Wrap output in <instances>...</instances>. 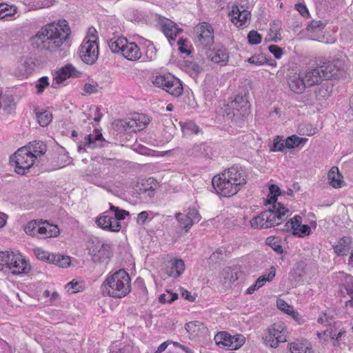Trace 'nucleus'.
I'll use <instances>...</instances> for the list:
<instances>
[{"mask_svg":"<svg viewBox=\"0 0 353 353\" xmlns=\"http://www.w3.org/2000/svg\"><path fill=\"white\" fill-rule=\"evenodd\" d=\"M152 83L172 96L179 97L183 93V86L179 79L170 74H159L154 77Z\"/></svg>","mask_w":353,"mask_h":353,"instance_id":"7","label":"nucleus"},{"mask_svg":"<svg viewBox=\"0 0 353 353\" xmlns=\"http://www.w3.org/2000/svg\"><path fill=\"white\" fill-rule=\"evenodd\" d=\"M81 60L87 64H93L99 56V46L96 40H84L79 50Z\"/></svg>","mask_w":353,"mask_h":353,"instance_id":"11","label":"nucleus"},{"mask_svg":"<svg viewBox=\"0 0 353 353\" xmlns=\"http://www.w3.org/2000/svg\"><path fill=\"white\" fill-rule=\"evenodd\" d=\"M276 269L274 267L272 266L270 269V272L268 274H263L259 276L256 281V283L257 286L260 288L265 284L267 281H272V279L275 277Z\"/></svg>","mask_w":353,"mask_h":353,"instance_id":"42","label":"nucleus"},{"mask_svg":"<svg viewBox=\"0 0 353 353\" xmlns=\"http://www.w3.org/2000/svg\"><path fill=\"white\" fill-rule=\"evenodd\" d=\"M185 216L192 221V224H194L195 222H199L201 219L198 210L195 208H189L188 212Z\"/></svg>","mask_w":353,"mask_h":353,"instance_id":"54","label":"nucleus"},{"mask_svg":"<svg viewBox=\"0 0 353 353\" xmlns=\"http://www.w3.org/2000/svg\"><path fill=\"white\" fill-rule=\"evenodd\" d=\"M30 270L28 261L19 252H11L8 272L12 274H26Z\"/></svg>","mask_w":353,"mask_h":353,"instance_id":"14","label":"nucleus"},{"mask_svg":"<svg viewBox=\"0 0 353 353\" xmlns=\"http://www.w3.org/2000/svg\"><path fill=\"white\" fill-rule=\"evenodd\" d=\"M214 341L221 347H228L231 350L241 347L245 341V338L242 334L231 335L227 332H218L214 336Z\"/></svg>","mask_w":353,"mask_h":353,"instance_id":"9","label":"nucleus"},{"mask_svg":"<svg viewBox=\"0 0 353 353\" xmlns=\"http://www.w3.org/2000/svg\"><path fill=\"white\" fill-rule=\"evenodd\" d=\"M10 164L15 166V172L23 175L34 164V159L28 148H19L10 157Z\"/></svg>","mask_w":353,"mask_h":353,"instance_id":"5","label":"nucleus"},{"mask_svg":"<svg viewBox=\"0 0 353 353\" xmlns=\"http://www.w3.org/2000/svg\"><path fill=\"white\" fill-rule=\"evenodd\" d=\"M190 156L196 157H207L211 153L210 148L205 143H200L194 144L188 152Z\"/></svg>","mask_w":353,"mask_h":353,"instance_id":"26","label":"nucleus"},{"mask_svg":"<svg viewBox=\"0 0 353 353\" xmlns=\"http://www.w3.org/2000/svg\"><path fill=\"white\" fill-rule=\"evenodd\" d=\"M250 63L261 65L265 63V58L261 54H254L248 59Z\"/></svg>","mask_w":353,"mask_h":353,"instance_id":"56","label":"nucleus"},{"mask_svg":"<svg viewBox=\"0 0 353 353\" xmlns=\"http://www.w3.org/2000/svg\"><path fill=\"white\" fill-rule=\"evenodd\" d=\"M99 85L97 83L93 84L85 83L83 86V91L88 94L97 93L98 92Z\"/></svg>","mask_w":353,"mask_h":353,"instance_id":"58","label":"nucleus"},{"mask_svg":"<svg viewBox=\"0 0 353 353\" xmlns=\"http://www.w3.org/2000/svg\"><path fill=\"white\" fill-rule=\"evenodd\" d=\"M248 40L251 45L259 44L261 42V35L256 30H251L248 34Z\"/></svg>","mask_w":353,"mask_h":353,"instance_id":"52","label":"nucleus"},{"mask_svg":"<svg viewBox=\"0 0 353 353\" xmlns=\"http://www.w3.org/2000/svg\"><path fill=\"white\" fill-rule=\"evenodd\" d=\"M302 218L296 215L290 221L286 222L279 230L283 231H292V234L299 237H303L310 234V228L307 225H302Z\"/></svg>","mask_w":353,"mask_h":353,"instance_id":"15","label":"nucleus"},{"mask_svg":"<svg viewBox=\"0 0 353 353\" xmlns=\"http://www.w3.org/2000/svg\"><path fill=\"white\" fill-rule=\"evenodd\" d=\"M345 309L347 313H353V296H351L350 300L345 301Z\"/></svg>","mask_w":353,"mask_h":353,"instance_id":"64","label":"nucleus"},{"mask_svg":"<svg viewBox=\"0 0 353 353\" xmlns=\"http://www.w3.org/2000/svg\"><path fill=\"white\" fill-rule=\"evenodd\" d=\"M141 194L145 195V198L147 196L150 199L153 198L155 195V190L152 186L148 188L140 189Z\"/></svg>","mask_w":353,"mask_h":353,"instance_id":"61","label":"nucleus"},{"mask_svg":"<svg viewBox=\"0 0 353 353\" xmlns=\"http://www.w3.org/2000/svg\"><path fill=\"white\" fill-rule=\"evenodd\" d=\"M231 21L238 28H243L244 26L249 23L251 17V13L247 10H241L238 6H233L229 13Z\"/></svg>","mask_w":353,"mask_h":353,"instance_id":"17","label":"nucleus"},{"mask_svg":"<svg viewBox=\"0 0 353 353\" xmlns=\"http://www.w3.org/2000/svg\"><path fill=\"white\" fill-rule=\"evenodd\" d=\"M264 216L261 212L259 215L253 217L250 221L251 227L254 229L268 228V224L264 221Z\"/></svg>","mask_w":353,"mask_h":353,"instance_id":"41","label":"nucleus"},{"mask_svg":"<svg viewBox=\"0 0 353 353\" xmlns=\"http://www.w3.org/2000/svg\"><path fill=\"white\" fill-rule=\"evenodd\" d=\"M262 214L265 215L264 221L268 224V228L281 225L282 221L291 214L283 204L272 205L269 210L262 212Z\"/></svg>","mask_w":353,"mask_h":353,"instance_id":"8","label":"nucleus"},{"mask_svg":"<svg viewBox=\"0 0 353 353\" xmlns=\"http://www.w3.org/2000/svg\"><path fill=\"white\" fill-rule=\"evenodd\" d=\"M307 140V138L299 137L296 134H292L285 139V146L288 149H292L301 144H305Z\"/></svg>","mask_w":353,"mask_h":353,"instance_id":"36","label":"nucleus"},{"mask_svg":"<svg viewBox=\"0 0 353 353\" xmlns=\"http://www.w3.org/2000/svg\"><path fill=\"white\" fill-rule=\"evenodd\" d=\"M35 117L38 123L42 126L46 127L48 125L52 120V114L48 110H35Z\"/></svg>","mask_w":353,"mask_h":353,"instance_id":"34","label":"nucleus"},{"mask_svg":"<svg viewBox=\"0 0 353 353\" xmlns=\"http://www.w3.org/2000/svg\"><path fill=\"white\" fill-rule=\"evenodd\" d=\"M11 252H0V270L8 272Z\"/></svg>","mask_w":353,"mask_h":353,"instance_id":"43","label":"nucleus"},{"mask_svg":"<svg viewBox=\"0 0 353 353\" xmlns=\"http://www.w3.org/2000/svg\"><path fill=\"white\" fill-rule=\"evenodd\" d=\"M351 248L350 238L344 236L340 239L337 245L334 246V250L338 256H345L347 254Z\"/></svg>","mask_w":353,"mask_h":353,"instance_id":"31","label":"nucleus"},{"mask_svg":"<svg viewBox=\"0 0 353 353\" xmlns=\"http://www.w3.org/2000/svg\"><path fill=\"white\" fill-rule=\"evenodd\" d=\"M34 254L38 259L50 263H51L52 259H54V254H50L41 248H35L34 250Z\"/></svg>","mask_w":353,"mask_h":353,"instance_id":"45","label":"nucleus"},{"mask_svg":"<svg viewBox=\"0 0 353 353\" xmlns=\"http://www.w3.org/2000/svg\"><path fill=\"white\" fill-rule=\"evenodd\" d=\"M276 305L279 310L285 312L286 314L292 315L294 318H296V316H299V314L293 310V307L288 305L284 300L278 299L276 301Z\"/></svg>","mask_w":353,"mask_h":353,"instance_id":"47","label":"nucleus"},{"mask_svg":"<svg viewBox=\"0 0 353 353\" xmlns=\"http://www.w3.org/2000/svg\"><path fill=\"white\" fill-rule=\"evenodd\" d=\"M246 182L245 171L238 166L228 168L212 180L216 193L225 197L236 194Z\"/></svg>","mask_w":353,"mask_h":353,"instance_id":"2","label":"nucleus"},{"mask_svg":"<svg viewBox=\"0 0 353 353\" xmlns=\"http://www.w3.org/2000/svg\"><path fill=\"white\" fill-rule=\"evenodd\" d=\"M112 216L108 214H103L97 218L96 223L97 225L103 229L110 232H119L121 228V224L113 223Z\"/></svg>","mask_w":353,"mask_h":353,"instance_id":"24","label":"nucleus"},{"mask_svg":"<svg viewBox=\"0 0 353 353\" xmlns=\"http://www.w3.org/2000/svg\"><path fill=\"white\" fill-rule=\"evenodd\" d=\"M194 32L198 46L207 48L214 43V30L210 24L205 22L199 23L194 28Z\"/></svg>","mask_w":353,"mask_h":353,"instance_id":"10","label":"nucleus"},{"mask_svg":"<svg viewBox=\"0 0 353 353\" xmlns=\"http://www.w3.org/2000/svg\"><path fill=\"white\" fill-rule=\"evenodd\" d=\"M71 33L68 23L63 19L43 26L32 37V45L49 52H57L68 40Z\"/></svg>","mask_w":353,"mask_h":353,"instance_id":"1","label":"nucleus"},{"mask_svg":"<svg viewBox=\"0 0 353 353\" xmlns=\"http://www.w3.org/2000/svg\"><path fill=\"white\" fill-rule=\"evenodd\" d=\"M266 243L271 247V248L279 254L283 252L282 246L278 243L274 237H269L266 240Z\"/></svg>","mask_w":353,"mask_h":353,"instance_id":"53","label":"nucleus"},{"mask_svg":"<svg viewBox=\"0 0 353 353\" xmlns=\"http://www.w3.org/2000/svg\"><path fill=\"white\" fill-rule=\"evenodd\" d=\"M175 218L180 224L181 227L183 228L185 231H188L193 225L192 221L187 218L185 214L181 212L176 213Z\"/></svg>","mask_w":353,"mask_h":353,"instance_id":"46","label":"nucleus"},{"mask_svg":"<svg viewBox=\"0 0 353 353\" xmlns=\"http://www.w3.org/2000/svg\"><path fill=\"white\" fill-rule=\"evenodd\" d=\"M208 57L212 62L221 65H226L229 59L228 52L226 48L223 47L210 50L208 52Z\"/></svg>","mask_w":353,"mask_h":353,"instance_id":"22","label":"nucleus"},{"mask_svg":"<svg viewBox=\"0 0 353 353\" xmlns=\"http://www.w3.org/2000/svg\"><path fill=\"white\" fill-rule=\"evenodd\" d=\"M39 231L38 238L46 239L57 236L59 234V229L57 225L51 224L48 221H43L41 219L40 228L37 230Z\"/></svg>","mask_w":353,"mask_h":353,"instance_id":"23","label":"nucleus"},{"mask_svg":"<svg viewBox=\"0 0 353 353\" xmlns=\"http://www.w3.org/2000/svg\"><path fill=\"white\" fill-rule=\"evenodd\" d=\"M110 210L114 212V216L112 217V221L114 223L121 224L119 221L125 219V216L129 215V212L119 209L118 207L112 205H110Z\"/></svg>","mask_w":353,"mask_h":353,"instance_id":"40","label":"nucleus"},{"mask_svg":"<svg viewBox=\"0 0 353 353\" xmlns=\"http://www.w3.org/2000/svg\"><path fill=\"white\" fill-rule=\"evenodd\" d=\"M168 294H162L159 297L161 303H172L178 299V294L167 291Z\"/></svg>","mask_w":353,"mask_h":353,"instance_id":"49","label":"nucleus"},{"mask_svg":"<svg viewBox=\"0 0 353 353\" xmlns=\"http://www.w3.org/2000/svg\"><path fill=\"white\" fill-rule=\"evenodd\" d=\"M76 69L70 64H68L65 66L58 70L53 77L52 86L54 88H57V85L62 83L65 80L75 75Z\"/></svg>","mask_w":353,"mask_h":353,"instance_id":"20","label":"nucleus"},{"mask_svg":"<svg viewBox=\"0 0 353 353\" xmlns=\"http://www.w3.org/2000/svg\"><path fill=\"white\" fill-rule=\"evenodd\" d=\"M17 12V8L6 3H0V19L8 20Z\"/></svg>","mask_w":353,"mask_h":353,"instance_id":"37","label":"nucleus"},{"mask_svg":"<svg viewBox=\"0 0 353 353\" xmlns=\"http://www.w3.org/2000/svg\"><path fill=\"white\" fill-rule=\"evenodd\" d=\"M345 332V331H337L336 329L330 327L325 330L323 332H318L317 336L319 339H322L323 336H326L330 338L331 339L339 341Z\"/></svg>","mask_w":353,"mask_h":353,"instance_id":"38","label":"nucleus"},{"mask_svg":"<svg viewBox=\"0 0 353 353\" xmlns=\"http://www.w3.org/2000/svg\"><path fill=\"white\" fill-rule=\"evenodd\" d=\"M343 65V62L341 59H335L325 62L323 65L319 66L323 80L330 79L337 76L338 73L342 70Z\"/></svg>","mask_w":353,"mask_h":353,"instance_id":"16","label":"nucleus"},{"mask_svg":"<svg viewBox=\"0 0 353 353\" xmlns=\"http://www.w3.org/2000/svg\"><path fill=\"white\" fill-rule=\"evenodd\" d=\"M269 51L273 54L276 59H280L283 54V49L276 45H270L268 46Z\"/></svg>","mask_w":353,"mask_h":353,"instance_id":"57","label":"nucleus"},{"mask_svg":"<svg viewBox=\"0 0 353 353\" xmlns=\"http://www.w3.org/2000/svg\"><path fill=\"white\" fill-rule=\"evenodd\" d=\"M105 244L98 238H91L88 241V253L92 261L95 263H101L108 259V252Z\"/></svg>","mask_w":353,"mask_h":353,"instance_id":"12","label":"nucleus"},{"mask_svg":"<svg viewBox=\"0 0 353 353\" xmlns=\"http://www.w3.org/2000/svg\"><path fill=\"white\" fill-rule=\"evenodd\" d=\"M41 219L32 220L27 223L23 226V230L28 235L31 236H36L38 238L39 231L38 228H40Z\"/></svg>","mask_w":353,"mask_h":353,"instance_id":"35","label":"nucleus"},{"mask_svg":"<svg viewBox=\"0 0 353 353\" xmlns=\"http://www.w3.org/2000/svg\"><path fill=\"white\" fill-rule=\"evenodd\" d=\"M304 81L301 72L298 74L295 73L292 75H288L287 78L289 88L296 94H302L305 88L307 87Z\"/></svg>","mask_w":353,"mask_h":353,"instance_id":"19","label":"nucleus"},{"mask_svg":"<svg viewBox=\"0 0 353 353\" xmlns=\"http://www.w3.org/2000/svg\"><path fill=\"white\" fill-rule=\"evenodd\" d=\"M341 293L343 294H346L350 297L353 296V276L345 273H341Z\"/></svg>","mask_w":353,"mask_h":353,"instance_id":"30","label":"nucleus"},{"mask_svg":"<svg viewBox=\"0 0 353 353\" xmlns=\"http://www.w3.org/2000/svg\"><path fill=\"white\" fill-rule=\"evenodd\" d=\"M248 97L249 94L247 92H244L243 94H237L228 105L229 108L232 110V112H228V115L232 114L233 117L239 115L245 117L248 114L250 107Z\"/></svg>","mask_w":353,"mask_h":353,"instance_id":"13","label":"nucleus"},{"mask_svg":"<svg viewBox=\"0 0 353 353\" xmlns=\"http://www.w3.org/2000/svg\"><path fill=\"white\" fill-rule=\"evenodd\" d=\"M49 85L48 78L47 77H42L40 78L37 84V93L41 94L43 92L44 89Z\"/></svg>","mask_w":353,"mask_h":353,"instance_id":"55","label":"nucleus"},{"mask_svg":"<svg viewBox=\"0 0 353 353\" xmlns=\"http://www.w3.org/2000/svg\"><path fill=\"white\" fill-rule=\"evenodd\" d=\"M304 78V82L307 87L320 84L323 81V77L319 66L309 67L305 70L301 72Z\"/></svg>","mask_w":353,"mask_h":353,"instance_id":"18","label":"nucleus"},{"mask_svg":"<svg viewBox=\"0 0 353 353\" xmlns=\"http://www.w3.org/2000/svg\"><path fill=\"white\" fill-rule=\"evenodd\" d=\"M148 217V213L146 211L140 212L137 218V222L139 225H143Z\"/></svg>","mask_w":353,"mask_h":353,"instance_id":"63","label":"nucleus"},{"mask_svg":"<svg viewBox=\"0 0 353 353\" xmlns=\"http://www.w3.org/2000/svg\"><path fill=\"white\" fill-rule=\"evenodd\" d=\"M343 176L339 172L337 167H332L327 173V179L330 185L334 188H339L342 187L344 181Z\"/></svg>","mask_w":353,"mask_h":353,"instance_id":"27","label":"nucleus"},{"mask_svg":"<svg viewBox=\"0 0 353 353\" xmlns=\"http://www.w3.org/2000/svg\"><path fill=\"white\" fill-rule=\"evenodd\" d=\"M54 259H52L51 263L55 264L61 268H67L70 264V258L68 256L54 254Z\"/></svg>","mask_w":353,"mask_h":353,"instance_id":"44","label":"nucleus"},{"mask_svg":"<svg viewBox=\"0 0 353 353\" xmlns=\"http://www.w3.org/2000/svg\"><path fill=\"white\" fill-rule=\"evenodd\" d=\"M122 55L128 60L137 61L141 57L142 53L139 47L134 42H129L127 40L123 49Z\"/></svg>","mask_w":353,"mask_h":353,"instance_id":"25","label":"nucleus"},{"mask_svg":"<svg viewBox=\"0 0 353 353\" xmlns=\"http://www.w3.org/2000/svg\"><path fill=\"white\" fill-rule=\"evenodd\" d=\"M164 34L169 41L175 40L176 37V28L170 24H164L162 26Z\"/></svg>","mask_w":353,"mask_h":353,"instance_id":"48","label":"nucleus"},{"mask_svg":"<svg viewBox=\"0 0 353 353\" xmlns=\"http://www.w3.org/2000/svg\"><path fill=\"white\" fill-rule=\"evenodd\" d=\"M201 325V323L198 321H191L185 324V330L189 333H194L196 332V327H199Z\"/></svg>","mask_w":353,"mask_h":353,"instance_id":"59","label":"nucleus"},{"mask_svg":"<svg viewBox=\"0 0 353 353\" xmlns=\"http://www.w3.org/2000/svg\"><path fill=\"white\" fill-rule=\"evenodd\" d=\"M185 270V263L182 259H175L170 268H167L166 274L173 278L180 276Z\"/></svg>","mask_w":353,"mask_h":353,"instance_id":"29","label":"nucleus"},{"mask_svg":"<svg viewBox=\"0 0 353 353\" xmlns=\"http://www.w3.org/2000/svg\"><path fill=\"white\" fill-rule=\"evenodd\" d=\"M105 140L103 138V135L100 132H96L94 134H89L84 138V144H79L78 145V151L85 152V149L84 146H88L90 148H95L97 147H103V143Z\"/></svg>","mask_w":353,"mask_h":353,"instance_id":"21","label":"nucleus"},{"mask_svg":"<svg viewBox=\"0 0 353 353\" xmlns=\"http://www.w3.org/2000/svg\"><path fill=\"white\" fill-rule=\"evenodd\" d=\"M287 329L283 323L279 322L272 324L267 329L266 334L263 336V343L272 348H276L280 343L287 341Z\"/></svg>","mask_w":353,"mask_h":353,"instance_id":"6","label":"nucleus"},{"mask_svg":"<svg viewBox=\"0 0 353 353\" xmlns=\"http://www.w3.org/2000/svg\"><path fill=\"white\" fill-rule=\"evenodd\" d=\"M150 120L144 114L134 113L128 119L117 120L113 123L117 130L137 132L146 128Z\"/></svg>","mask_w":353,"mask_h":353,"instance_id":"4","label":"nucleus"},{"mask_svg":"<svg viewBox=\"0 0 353 353\" xmlns=\"http://www.w3.org/2000/svg\"><path fill=\"white\" fill-rule=\"evenodd\" d=\"M227 276L224 277L225 280L228 279L229 283H233L238 279L237 273L232 270L227 272Z\"/></svg>","mask_w":353,"mask_h":353,"instance_id":"62","label":"nucleus"},{"mask_svg":"<svg viewBox=\"0 0 353 353\" xmlns=\"http://www.w3.org/2000/svg\"><path fill=\"white\" fill-rule=\"evenodd\" d=\"M130 282L128 272L119 270L107 276L101 285L102 293L113 298H123L131 291Z\"/></svg>","mask_w":353,"mask_h":353,"instance_id":"3","label":"nucleus"},{"mask_svg":"<svg viewBox=\"0 0 353 353\" xmlns=\"http://www.w3.org/2000/svg\"><path fill=\"white\" fill-rule=\"evenodd\" d=\"M127 39L123 37H114L108 41V46L113 53H123V49L127 42Z\"/></svg>","mask_w":353,"mask_h":353,"instance_id":"32","label":"nucleus"},{"mask_svg":"<svg viewBox=\"0 0 353 353\" xmlns=\"http://www.w3.org/2000/svg\"><path fill=\"white\" fill-rule=\"evenodd\" d=\"M285 146V139L282 136H276L273 141V151L282 152Z\"/></svg>","mask_w":353,"mask_h":353,"instance_id":"50","label":"nucleus"},{"mask_svg":"<svg viewBox=\"0 0 353 353\" xmlns=\"http://www.w3.org/2000/svg\"><path fill=\"white\" fill-rule=\"evenodd\" d=\"M270 193L268 196L267 203L270 205L274 204H282L281 203L277 202V196L281 194L280 188L274 184H272L269 187Z\"/></svg>","mask_w":353,"mask_h":353,"instance_id":"39","label":"nucleus"},{"mask_svg":"<svg viewBox=\"0 0 353 353\" xmlns=\"http://www.w3.org/2000/svg\"><path fill=\"white\" fill-rule=\"evenodd\" d=\"M291 353H310L311 348L306 340H296L288 344Z\"/></svg>","mask_w":353,"mask_h":353,"instance_id":"28","label":"nucleus"},{"mask_svg":"<svg viewBox=\"0 0 353 353\" xmlns=\"http://www.w3.org/2000/svg\"><path fill=\"white\" fill-rule=\"evenodd\" d=\"M325 23L321 21L313 20L308 26V29L313 31H315L316 30H322L325 28Z\"/></svg>","mask_w":353,"mask_h":353,"instance_id":"60","label":"nucleus"},{"mask_svg":"<svg viewBox=\"0 0 353 353\" xmlns=\"http://www.w3.org/2000/svg\"><path fill=\"white\" fill-rule=\"evenodd\" d=\"M185 133L197 134L199 130V126L193 121H188L181 125Z\"/></svg>","mask_w":353,"mask_h":353,"instance_id":"51","label":"nucleus"},{"mask_svg":"<svg viewBox=\"0 0 353 353\" xmlns=\"http://www.w3.org/2000/svg\"><path fill=\"white\" fill-rule=\"evenodd\" d=\"M26 148H28V150H30V152H31V154L34 157V160L38 156L43 155L46 152V144L43 141H40L31 142L30 143V145Z\"/></svg>","mask_w":353,"mask_h":353,"instance_id":"33","label":"nucleus"}]
</instances>
